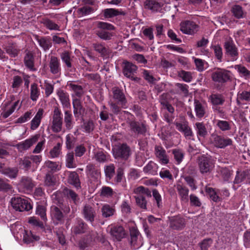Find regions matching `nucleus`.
<instances>
[{"mask_svg": "<svg viewBox=\"0 0 250 250\" xmlns=\"http://www.w3.org/2000/svg\"><path fill=\"white\" fill-rule=\"evenodd\" d=\"M112 98L108 102L111 111L115 114H118L121 108H127V99L122 89L118 87L112 88Z\"/></svg>", "mask_w": 250, "mask_h": 250, "instance_id": "obj_1", "label": "nucleus"}, {"mask_svg": "<svg viewBox=\"0 0 250 250\" xmlns=\"http://www.w3.org/2000/svg\"><path fill=\"white\" fill-rule=\"evenodd\" d=\"M114 30V26L109 23L98 21L95 28V33L99 38L103 40H109L113 36L111 31Z\"/></svg>", "mask_w": 250, "mask_h": 250, "instance_id": "obj_2", "label": "nucleus"}, {"mask_svg": "<svg viewBox=\"0 0 250 250\" xmlns=\"http://www.w3.org/2000/svg\"><path fill=\"white\" fill-rule=\"evenodd\" d=\"M10 203L13 208L17 211H29L33 208L30 200L27 198L13 197Z\"/></svg>", "mask_w": 250, "mask_h": 250, "instance_id": "obj_3", "label": "nucleus"}, {"mask_svg": "<svg viewBox=\"0 0 250 250\" xmlns=\"http://www.w3.org/2000/svg\"><path fill=\"white\" fill-rule=\"evenodd\" d=\"M11 101L5 103L2 107V112L1 116L4 119L8 117L15 110H18L21 106V102L17 100L14 102L12 101L15 99L14 95L10 96Z\"/></svg>", "mask_w": 250, "mask_h": 250, "instance_id": "obj_4", "label": "nucleus"}, {"mask_svg": "<svg viewBox=\"0 0 250 250\" xmlns=\"http://www.w3.org/2000/svg\"><path fill=\"white\" fill-rule=\"evenodd\" d=\"M215 161L210 157L202 156L198 160V167L200 172L204 174L210 173L214 168Z\"/></svg>", "mask_w": 250, "mask_h": 250, "instance_id": "obj_5", "label": "nucleus"}, {"mask_svg": "<svg viewBox=\"0 0 250 250\" xmlns=\"http://www.w3.org/2000/svg\"><path fill=\"white\" fill-rule=\"evenodd\" d=\"M62 125V114L58 108H55L52 117V129L58 133L61 131Z\"/></svg>", "mask_w": 250, "mask_h": 250, "instance_id": "obj_6", "label": "nucleus"}, {"mask_svg": "<svg viewBox=\"0 0 250 250\" xmlns=\"http://www.w3.org/2000/svg\"><path fill=\"white\" fill-rule=\"evenodd\" d=\"M35 185L31 179L28 177H22L18 185V188L20 192L28 193L30 192Z\"/></svg>", "mask_w": 250, "mask_h": 250, "instance_id": "obj_7", "label": "nucleus"}, {"mask_svg": "<svg viewBox=\"0 0 250 250\" xmlns=\"http://www.w3.org/2000/svg\"><path fill=\"white\" fill-rule=\"evenodd\" d=\"M130 244L134 249H137L143 245L142 237L139 231L134 228L130 229Z\"/></svg>", "mask_w": 250, "mask_h": 250, "instance_id": "obj_8", "label": "nucleus"}, {"mask_svg": "<svg viewBox=\"0 0 250 250\" xmlns=\"http://www.w3.org/2000/svg\"><path fill=\"white\" fill-rule=\"evenodd\" d=\"M198 25L192 21H186L180 24L181 31L186 34H194L198 31Z\"/></svg>", "mask_w": 250, "mask_h": 250, "instance_id": "obj_9", "label": "nucleus"}, {"mask_svg": "<svg viewBox=\"0 0 250 250\" xmlns=\"http://www.w3.org/2000/svg\"><path fill=\"white\" fill-rule=\"evenodd\" d=\"M113 153L115 158H121L127 159L130 155V148L126 144L115 147L113 149Z\"/></svg>", "mask_w": 250, "mask_h": 250, "instance_id": "obj_10", "label": "nucleus"}, {"mask_svg": "<svg viewBox=\"0 0 250 250\" xmlns=\"http://www.w3.org/2000/svg\"><path fill=\"white\" fill-rule=\"evenodd\" d=\"M49 70L51 74L58 76L61 73V64L59 58L55 56H51L49 62Z\"/></svg>", "mask_w": 250, "mask_h": 250, "instance_id": "obj_11", "label": "nucleus"}, {"mask_svg": "<svg viewBox=\"0 0 250 250\" xmlns=\"http://www.w3.org/2000/svg\"><path fill=\"white\" fill-rule=\"evenodd\" d=\"M38 138V135L33 136L29 139L19 143L16 145V147L20 152L27 150L37 142Z\"/></svg>", "mask_w": 250, "mask_h": 250, "instance_id": "obj_12", "label": "nucleus"}, {"mask_svg": "<svg viewBox=\"0 0 250 250\" xmlns=\"http://www.w3.org/2000/svg\"><path fill=\"white\" fill-rule=\"evenodd\" d=\"M155 154L159 162L162 165H166L169 162V158L166 150L161 146L155 147Z\"/></svg>", "mask_w": 250, "mask_h": 250, "instance_id": "obj_13", "label": "nucleus"}, {"mask_svg": "<svg viewBox=\"0 0 250 250\" xmlns=\"http://www.w3.org/2000/svg\"><path fill=\"white\" fill-rule=\"evenodd\" d=\"M194 111L196 117L201 118L206 114L207 105L205 102L194 100Z\"/></svg>", "mask_w": 250, "mask_h": 250, "instance_id": "obj_14", "label": "nucleus"}, {"mask_svg": "<svg viewBox=\"0 0 250 250\" xmlns=\"http://www.w3.org/2000/svg\"><path fill=\"white\" fill-rule=\"evenodd\" d=\"M130 127L131 131L136 134L145 135L147 132L146 125L144 123L132 121Z\"/></svg>", "mask_w": 250, "mask_h": 250, "instance_id": "obj_15", "label": "nucleus"}, {"mask_svg": "<svg viewBox=\"0 0 250 250\" xmlns=\"http://www.w3.org/2000/svg\"><path fill=\"white\" fill-rule=\"evenodd\" d=\"M175 188L181 201L184 203L188 202L189 200V190L188 188L186 186L180 183L177 184Z\"/></svg>", "mask_w": 250, "mask_h": 250, "instance_id": "obj_16", "label": "nucleus"}, {"mask_svg": "<svg viewBox=\"0 0 250 250\" xmlns=\"http://www.w3.org/2000/svg\"><path fill=\"white\" fill-rule=\"evenodd\" d=\"M51 217L54 223L57 225L62 223L63 220V215L61 210L56 206L51 208Z\"/></svg>", "mask_w": 250, "mask_h": 250, "instance_id": "obj_17", "label": "nucleus"}, {"mask_svg": "<svg viewBox=\"0 0 250 250\" xmlns=\"http://www.w3.org/2000/svg\"><path fill=\"white\" fill-rule=\"evenodd\" d=\"M82 213L84 218L88 222L92 223L96 216V212L93 208L88 205H86L83 207Z\"/></svg>", "mask_w": 250, "mask_h": 250, "instance_id": "obj_18", "label": "nucleus"}, {"mask_svg": "<svg viewBox=\"0 0 250 250\" xmlns=\"http://www.w3.org/2000/svg\"><path fill=\"white\" fill-rule=\"evenodd\" d=\"M86 173L87 175L90 178L93 180L98 182L101 176L100 170L95 168V166L92 164H89L86 167Z\"/></svg>", "mask_w": 250, "mask_h": 250, "instance_id": "obj_19", "label": "nucleus"}, {"mask_svg": "<svg viewBox=\"0 0 250 250\" xmlns=\"http://www.w3.org/2000/svg\"><path fill=\"white\" fill-rule=\"evenodd\" d=\"M137 69V66L133 63L126 62H124L123 73L125 76L131 79L135 80L133 75Z\"/></svg>", "mask_w": 250, "mask_h": 250, "instance_id": "obj_20", "label": "nucleus"}, {"mask_svg": "<svg viewBox=\"0 0 250 250\" xmlns=\"http://www.w3.org/2000/svg\"><path fill=\"white\" fill-rule=\"evenodd\" d=\"M185 226V220L179 216L171 217L170 219V227L173 229L180 230Z\"/></svg>", "mask_w": 250, "mask_h": 250, "instance_id": "obj_21", "label": "nucleus"}, {"mask_svg": "<svg viewBox=\"0 0 250 250\" xmlns=\"http://www.w3.org/2000/svg\"><path fill=\"white\" fill-rule=\"evenodd\" d=\"M87 225L80 218H76V223L72 228V231L75 234L84 233L87 230Z\"/></svg>", "mask_w": 250, "mask_h": 250, "instance_id": "obj_22", "label": "nucleus"}, {"mask_svg": "<svg viewBox=\"0 0 250 250\" xmlns=\"http://www.w3.org/2000/svg\"><path fill=\"white\" fill-rule=\"evenodd\" d=\"M103 218H109L113 216L116 213L115 207L107 204H104L101 209Z\"/></svg>", "mask_w": 250, "mask_h": 250, "instance_id": "obj_23", "label": "nucleus"}, {"mask_svg": "<svg viewBox=\"0 0 250 250\" xmlns=\"http://www.w3.org/2000/svg\"><path fill=\"white\" fill-rule=\"evenodd\" d=\"M43 113L44 110L43 109L40 108L38 110L35 116L31 121L30 128L32 130H35L39 126L41 122V120L43 117Z\"/></svg>", "mask_w": 250, "mask_h": 250, "instance_id": "obj_24", "label": "nucleus"}, {"mask_svg": "<svg viewBox=\"0 0 250 250\" xmlns=\"http://www.w3.org/2000/svg\"><path fill=\"white\" fill-rule=\"evenodd\" d=\"M226 52L232 57H236L238 53L237 49L231 40H229L225 43Z\"/></svg>", "mask_w": 250, "mask_h": 250, "instance_id": "obj_25", "label": "nucleus"}, {"mask_svg": "<svg viewBox=\"0 0 250 250\" xmlns=\"http://www.w3.org/2000/svg\"><path fill=\"white\" fill-rule=\"evenodd\" d=\"M41 22L49 30H60V26L57 23L47 18H42Z\"/></svg>", "mask_w": 250, "mask_h": 250, "instance_id": "obj_26", "label": "nucleus"}, {"mask_svg": "<svg viewBox=\"0 0 250 250\" xmlns=\"http://www.w3.org/2000/svg\"><path fill=\"white\" fill-rule=\"evenodd\" d=\"M125 13L120 9L107 8L104 10V16L106 18H111L119 15H125Z\"/></svg>", "mask_w": 250, "mask_h": 250, "instance_id": "obj_27", "label": "nucleus"}, {"mask_svg": "<svg viewBox=\"0 0 250 250\" xmlns=\"http://www.w3.org/2000/svg\"><path fill=\"white\" fill-rule=\"evenodd\" d=\"M6 52L12 58L18 56L20 49L15 43H9L4 48Z\"/></svg>", "mask_w": 250, "mask_h": 250, "instance_id": "obj_28", "label": "nucleus"}, {"mask_svg": "<svg viewBox=\"0 0 250 250\" xmlns=\"http://www.w3.org/2000/svg\"><path fill=\"white\" fill-rule=\"evenodd\" d=\"M158 167V165L156 163L151 161L144 167L143 171L145 173L155 175L157 174Z\"/></svg>", "mask_w": 250, "mask_h": 250, "instance_id": "obj_29", "label": "nucleus"}, {"mask_svg": "<svg viewBox=\"0 0 250 250\" xmlns=\"http://www.w3.org/2000/svg\"><path fill=\"white\" fill-rule=\"evenodd\" d=\"M36 214L39 216L41 219L44 222H46L47 220L45 205L38 203L36 209Z\"/></svg>", "mask_w": 250, "mask_h": 250, "instance_id": "obj_30", "label": "nucleus"}, {"mask_svg": "<svg viewBox=\"0 0 250 250\" xmlns=\"http://www.w3.org/2000/svg\"><path fill=\"white\" fill-rule=\"evenodd\" d=\"M110 233L117 240H120L124 237L125 234L124 229L122 226H116L111 228Z\"/></svg>", "mask_w": 250, "mask_h": 250, "instance_id": "obj_31", "label": "nucleus"}, {"mask_svg": "<svg viewBox=\"0 0 250 250\" xmlns=\"http://www.w3.org/2000/svg\"><path fill=\"white\" fill-rule=\"evenodd\" d=\"M57 95L63 107L68 108L70 106L69 95L62 90L58 92Z\"/></svg>", "mask_w": 250, "mask_h": 250, "instance_id": "obj_32", "label": "nucleus"}, {"mask_svg": "<svg viewBox=\"0 0 250 250\" xmlns=\"http://www.w3.org/2000/svg\"><path fill=\"white\" fill-rule=\"evenodd\" d=\"M146 9L150 10L152 12H157L160 9V4L154 0H146L144 3Z\"/></svg>", "mask_w": 250, "mask_h": 250, "instance_id": "obj_33", "label": "nucleus"}, {"mask_svg": "<svg viewBox=\"0 0 250 250\" xmlns=\"http://www.w3.org/2000/svg\"><path fill=\"white\" fill-rule=\"evenodd\" d=\"M195 129L199 140H200V137L205 138L207 135V130L203 123H196Z\"/></svg>", "mask_w": 250, "mask_h": 250, "instance_id": "obj_34", "label": "nucleus"}, {"mask_svg": "<svg viewBox=\"0 0 250 250\" xmlns=\"http://www.w3.org/2000/svg\"><path fill=\"white\" fill-rule=\"evenodd\" d=\"M22 234L23 235V241L27 244L30 243L34 240L37 241L39 240V237L34 235L31 231L24 229Z\"/></svg>", "mask_w": 250, "mask_h": 250, "instance_id": "obj_35", "label": "nucleus"}, {"mask_svg": "<svg viewBox=\"0 0 250 250\" xmlns=\"http://www.w3.org/2000/svg\"><path fill=\"white\" fill-rule=\"evenodd\" d=\"M94 11V8L86 5L78 8L75 12V14L78 17H82L89 15Z\"/></svg>", "mask_w": 250, "mask_h": 250, "instance_id": "obj_36", "label": "nucleus"}, {"mask_svg": "<svg viewBox=\"0 0 250 250\" xmlns=\"http://www.w3.org/2000/svg\"><path fill=\"white\" fill-rule=\"evenodd\" d=\"M24 62L25 66L31 71H35L36 68L34 64V56L31 53H26Z\"/></svg>", "mask_w": 250, "mask_h": 250, "instance_id": "obj_37", "label": "nucleus"}, {"mask_svg": "<svg viewBox=\"0 0 250 250\" xmlns=\"http://www.w3.org/2000/svg\"><path fill=\"white\" fill-rule=\"evenodd\" d=\"M237 69L241 77H244L246 80H250V71L245 66L241 64L235 65L234 66Z\"/></svg>", "mask_w": 250, "mask_h": 250, "instance_id": "obj_38", "label": "nucleus"}, {"mask_svg": "<svg viewBox=\"0 0 250 250\" xmlns=\"http://www.w3.org/2000/svg\"><path fill=\"white\" fill-rule=\"evenodd\" d=\"M40 95V90L38 87L37 84L34 83L30 87V98L34 101L36 102Z\"/></svg>", "mask_w": 250, "mask_h": 250, "instance_id": "obj_39", "label": "nucleus"}, {"mask_svg": "<svg viewBox=\"0 0 250 250\" xmlns=\"http://www.w3.org/2000/svg\"><path fill=\"white\" fill-rule=\"evenodd\" d=\"M94 157L95 160L99 163H104L109 160L110 156L102 151L95 152Z\"/></svg>", "mask_w": 250, "mask_h": 250, "instance_id": "obj_40", "label": "nucleus"}, {"mask_svg": "<svg viewBox=\"0 0 250 250\" xmlns=\"http://www.w3.org/2000/svg\"><path fill=\"white\" fill-rule=\"evenodd\" d=\"M92 46L94 50L102 56H105L108 53L107 49L104 46V43H93Z\"/></svg>", "mask_w": 250, "mask_h": 250, "instance_id": "obj_41", "label": "nucleus"}, {"mask_svg": "<svg viewBox=\"0 0 250 250\" xmlns=\"http://www.w3.org/2000/svg\"><path fill=\"white\" fill-rule=\"evenodd\" d=\"M241 101L249 102L250 101V91H243L242 92H239L237 94L236 99L237 103L238 105L241 104Z\"/></svg>", "mask_w": 250, "mask_h": 250, "instance_id": "obj_42", "label": "nucleus"}, {"mask_svg": "<svg viewBox=\"0 0 250 250\" xmlns=\"http://www.w3.org/2000/svg\"><path fill=\"white\" fill-rule=\"evenodd\" d=\"M231 12L237 19L243 18L244 17V13L243 8L239 5H233L231 8Z\"/></svg>", "mask_w": 250, "mask_h": 250, "instance_id": "obj_43", "label": "nucleus"}, {"mask_svg": "<svg viewBox=\"0 0 250 250\" xmlns=\"http://www.w3.org/2000/svg\"><path fill=\"white\" fill-rule=\"evenodd\" d=\"M178 76L185 82H190L192 80V75L191 72L186 71L183 70H180L178 73Z\"/></svg>", "mask_w": 250, "mask_h": 250, "instance_id": "obj_44", "label": "nucleus"}, {"mask_svg": "<svg viewBox=\"0 0 250 250\" xmlns=\"http://www.w3.org/2000/svg\"><path fill=\"white\" fill-rule=\"evenodd\" d=\"M209 102L212 105V108L219 112V95L217 93L212 94L209 98Z\"/></svg>", "mask_w": 250, "mask_h": 250, "instance_id": "obj_45", "label": "nucleus"}, {"mask_svg": "<svg viewBox=\"0 0 250 250\" xmlns=\"http://www.w3.org/2000/svg\"><path fill=\"white\" fill-rule=\"evenodd\" d=\"M24 229L22 225L18 222L12 225L10 227V230L12 233L14 235L19 234L20 237H21L22 232L24 231Z\"/></svg>", "mask_w": 250, "mask_h": 250, "instance_id": "obj_46", "label": "nucleus"}, {"mask_svg": "<svg viewBox=\"0 0 250 250\" xmlns=\"http://www.w3.org/2000/svg\"><path fill=\"white\" fill-rule=\"evenodd\" d=\"M137 205L141 208L146 209L147 202L146 198L143 195H139L135 196Z\"/></svg>", "mask_w": 250, "mask_h": 250, "instance_id": "obj_47", "label": "nucleus"}, {"mask_svg": "<svg viewBox=\"0 0 250 250\" xmlns=\"http://www.w3.org/2000/svg\"><path fill=\"white\" fill-rule=\"evenodd\" d=\"M44 167H47L51 171L56 172L60 169L61 167L57 162L47 161L44 163Z\"/></svg>", "mask_w": 250, "mask_h": 250, "instance_id": "obj_48", "label": "nucleus"}, {"mask_svg": "<svg viewBox=\"0 0 250 250\" xmlns=\"http://www.w3.org/2000/svg\"><path fill=\"white\" fill-rule=\"evenodd\" d=\"M68 86L73 90L77 97H81L83 94V89L82 86L76 84L72 83L68 84Z\"/></svg>", "mask_w": 250, "mask_h": 250, "instance_id": "obj_49", "label": "nucleus"}, {"mask_svg": "<svg viewBox=\"0 0 250 250\" xmlns=\"http://www.w3.org/2000/svg\"><path fill=\"white\" fill-rule=\"evenodd\" d=\"M113 194V189L109 187L104 186L100 189V196L103 197H111Z\"/></svg>", "mask_w": 250, "mask_h": 250, "instance_id": "obj_50", "label": "nucleus"}, {"mask_svg": "<svg viewBox=\"0 0 250 250\" xmlns=\"http://www.w3.org/2000/svg\"><path fill=\"white\" fill-rule=\"evenodd\" d=\"M61 58L63 63L65 64L68 68L72 66L71 59L70 54L68 52L65 51L61 54Z\"/></svg>", "mask_w": 250, "mask_h": 250, "instance_id": "obj_51", "label": "nucleus"}, {"mask_svg": "<svg viewBox=\"0 0 250 250\" xmlns=\"http://www.w3.org/2000/svg\"><path fill=\"white\" fill-rule=\"evenodd\" d=\"M74 156L73 152H69L66 156V166L68 168H74L76 167V164L74 161Z\"/></svg>", "mask_w": 250, "mask_h": 250, "instance_id": "obj_52", "label": "nucleus"}, {"mask_svg": "<svg viewBox=\"0 0 250 250\" xmlns=\"http://www.w3.org/2000/svg\"><path fill=\"white\" fill-rule=\"evenodd\" d=\"M175 160L178 164H179L183 160L184 157V152L179 149H174L172 150Z\"/></svg>", "mask_w": 250, "mask_h": 250, "instance_id": "obj_53", "label": "nucleus"}, {"mask_svg": "<svg viewBox=\"0 0 250 250\" xmlns=\"http://www.w3.org/2000/svg\"><path fill=\"white\" fill-rule=\"evenodd\" d=\"M104 172L106 178L110 180L115 174V167L113 164L105 166Z\"/></svg>", "mask_w": 250, "mask_h": 250, "instance_id": "obj_54", "label": "nucleus"}, {"mask_svg": "<svg viewBox=\"0 0 250 250\" xmlns=\"http://www.w3.org/2000/svg\"><path fill=\"white\" fill-rule=\"evenodd\" d=\"M72 114L69 111H65L64 112V123L67 129H70L72 128Z\"/></svg>", "mask_w": 250, "mask_h": 250, "instance_id": "obj_55", "label": "nucleus"}, {"mask_svg": "<svg viewBox=\"0 0 250 250\" xmlns=\"http://www.w3.org/2000/svg\"><path fill=\"white\" fill-rule=\"evenodd\" d=\"M230 71L220 68V83H225L230 80Z\"/></svg>", "mask_w": 250, "mask_h": 250, "instance_id": "obj_56", "label": "nucleus"}, {"mask_svg": "<svg viewBox=\"0 0 250 250\" xmlns=\"http://www.w3.org/2000/svg\"><path fill=\"white\" fill-rule=\"evenodd\" d=\"M68 182L70 184L77 187L79 185V178L77 173L75 172H70L68 175Z\"/></svg>", "mask_w": 250, "mask_h": 250, "instance_id": "obj_57", "label": "nucleus"}, {"mask_svg": "<svg viewBox=\"0 0 250 250\" xmlns=\"http://www.w3.org/2000/svg\"><path fill=\"white\" fill-rule=\"evenodd\" d=\"M62 144L60 143L54 146V147L50 151V157L52 158H57L59 156L61 153Z\"/></svg>", "mask_w": 250, "mask_h": 250, "instance_id": "obj_58", "label": "nucleus"}, {"mask_svg": "<svg viewBox=\"0 0 250 250\" xmlns=\"http://www.w3.org/2000/svg\"><path fill=\"white\" fill-rule=\"evenodd\" d=\"M211 47L213 49L216 58L219 59V39L217 35L214 36L213 39Z\"/></svg>", "mask_w": 250, "mask_h": 250, "instance_id": "obj_59", "label": "nucleus"}, {"mask_svg": "<svg viewBox=\"0 0 250 250\" xmlns=\"http://www.w3.org/2000/svg\"><path fill=\"white\" fill-rule=\"evenodd\" d=\"M2 172L10 178H15L17 177L18 170L17 168H6L2 170Z\"/></svg>", "mask_w": 250, "mask_h": 250, "instance_id": "obj_60", "label": "nucleus"}, {"mask_svg": "<svg viewBox=\"0 0 250 250\" xmlns=\"http://www.w3.org/2000/svg\"><path fill=\"white\" fill-rule=\"evenodd\" d=\"M13 81L12 83V87L13 88V91L14 92H17V89L22 83V80L21 77L19 76H16L13 77Z\"/></svg>", "mask_w": 250, "mask_h": 250, "instance_id": "obj_61", "label": "nucleus"}, {"mask_svg": "<svg viewBox=\"0 0 250 250\" xmlns=\"http://www.w3.org/2000/svg\"><path fill=\"white\" fill-rule=\"evenodd\" d=\"M232 141L231 139L220 136V148H224L227 146L232 145Z\"/></svg>", "mask_w": 250, "mask_h": 250, "instance_id": "obj_62", "label": "nucleus"}, {"mask_svg": "<svg viewBox=\"0 0 250 250\" xmlns=\"http://www.w3.org/2000/svg\"><path fill=\"white\" fill-rule=\"evenodd\" d=\"M174 124L177 129L182 133L189 126L188 122L186 121L181 122H175Z\"/></svg>", "mask_w": 250, "mask_h": 250, "instance_id": "obj_63", "label": "nucleus"}, {"mask_svg": "<svg viewBox=\"0 0 250 250\" xmlns=\"http://www.w3.org/2000/svg\"><path fill=\"white\" fill-rule=\"evenodd\" d=\"M206 190L207 193L212 201L214 202L218 201L219 197L214 188L210 187H206Z\"/></svg>", "mask_w": 250, "mask_h": 250, "instance_id": "obj_64", "label": "nucleus"}]
</instances>
